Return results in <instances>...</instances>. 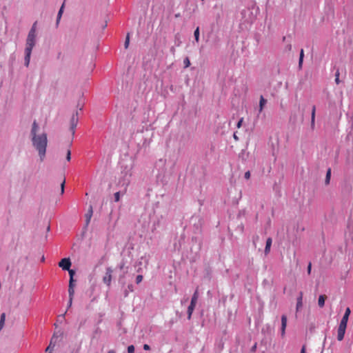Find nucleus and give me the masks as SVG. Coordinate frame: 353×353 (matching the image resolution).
<instances>
[{"label": "nucleus", "instance_id": "nucleus-1", "mask_svg": "<svg viewBox=\"0 0 353 353\" xmlns=\"http://www.w3.org/2000/svg\"><path fill=\"white\" fill-rule=\"evenodd\" d=\"M39 126L36 120L32 124L30 130V139L33 148L38 152V154L41 161H43L48 145V137L46 132L37 134Z\"/></svg>", "mask_w": 353, "mask_h": 353}, {"label": "nucleus", "instance_id": "nucleus-2", "mask_svg": "<svg viewBox=\"0 0 353 353\" xmlns=\"http://www.w3.org/2000/svg\"><path fill=\"white\" fill-rule=\"evenodd\" d=\"M37 22L35 21L33 25L32 26L27 38L26 41V48H25V57H24V65L26 67L29 66L30 61V57L33 48L34 47L36 44V38H37Z\"/></svg>", "mask_w": 353, "mask_h": 353}, {"label": "nucleus", "instance_id": "nucleus-3", "mask_svg": "<svg viewBox=\"0 0 353 353\" xmlns=\"http://www.w3.org/2000/svg\"><path fill=\"white\" fill-rule=\"evenodd\" d=\"M79 121L78 118V112H77L75 114H73L71 119H70V130L72 132V136H74L75 133V129Z\"/></svg>", "mask_w": 353, "mask_h": 353}, {"label": "nucleus", "instance_id": "nucleus-4", "mask_svg": "<svg viewBox=\"0 0 353 353\" xmlns=\"http://www.w3.org/2000/svg\"><path fill=\"white\" fill-rule=\"evenodd\" d=\"M118 268L122 270L123 269H126V271L123 272V274H121L119 278V282L123 286L125 284V274L128 272V267H125V263L123 260L121 261V262L118 265Z\"/></svg>", "mask_w": 353, "mask_h": 353}, {"label": "nucleus", "instance_id": "nucleus-5", "mask_svg": "<svg viewBox=\"0 0 353 353\" xmlns=\"http://www.w3.org/2000/svg\"><path fill=\"white\" fill-rule=\"evenodd\" d=\"M112 272L113 271H112V268L110 267H108L106 268L105 274L103 277V283L105 284H106L108 287H110L111 285Z\"/></svg>", "mask_w": 353, "mask_h": 353}, {"label": "nucleus", "instance_id": "nucleus-6", "mask_svg": "<svg viewBox=\"0 0 353 353\" xmlns=\"http://www.w3.org/2000/svg\"><path fill=\"white\" fill-rule=\"evenodd\" d=\"M71 265L72 263L70 258H63L59 262V266L63 270H69Z\"/></svg>", "mask_w": 353, "mask_h": 353}, {"label": "nucleus", "instance_id": "nucleus-7", "mask_svg": "<svg viewBox=\"0 0 353 353\" xmlns=\"http://www.w3.org/2000/svg\"><path fill=\"white\" fill-rule=\"evenodd\" d=\"M347 325L340 323L337 330V339L341 341L343 339Z\"/></svg>", "mask_w": 353, "mask_h": 353}, {"label": "nucleus", "instance_id": "nucleus-8", "mask_svg": "<svg viewBox=\"0 0 353 353\" xmlns=\"http://www.w3.org/2000/svg\"><path fill=\"white\" fill-rule=\"evenodd\" d=\"M287 326V316L285 314L281 316V335L283 337L285 334V329Z\"/></svg>", "mask_w": 353, "mask_h": 353}, {"label": "nucleus", "instance_id": "nucleus-9", "mask_svg": "<svg viewBox=\"0 0 353 353\" xmlns=\"http://www.w3.org/2000/svg\"><path fill=\"white\" fill-rule=\"evenodd\" d=\"M92 214H93V208H92V205H90L89 206V208H88V210L87 212V213L85 214V226H88L90 222V220H91V218H92Z\"/></svg>", "mask_w": 353, "mask_h": 353}, {"label": "nucleus", "instance_id": "nucleus-10", "mask_svg": "<svg viewBox=\"0 0 353 353\" xmlns=\"http://www.w3.org/2000/svg\"><path fill=\"white\" fill-rule=\"evenodd\" d=\"M350 313H351V310H350V307H347L345 309V314H343V316L342 317V319L341 320L340 323L345 324L347 325Z\"/></svg>", "mask_w": 353, "mask_h": 353}, {"label": "nucleus", "instance_id": "nucleus-11", "mask_svg": "<svg viewBox=\"0 0 353 353\" xmlns=\"http://www.w3.org/2000/svg\"><path fill=\"white\" fill-rule=\"evenodd\" d=\"M75 280L74 279H70L69 281V285H68V294L69 296H74V286H75Z\"/></svg>", "mask_w": 353, "mask_h": 353}, {"label": "nucleus", "instance_id": "nucleus-12", "mask_svg": "<svg viewBox=\"0 0 353 353\" xmlns=\"http://www.w3.org/2000/svg\"><path fill=\"white\" fill-rule=\"evenodd\" d=\"M272 239L271 237H268L266 240V243H265V250H264V253L265 255H268L270 252V248H271V245H272Z\"/></svg>", "mask_w": 353, "mask_h": 353}, {"label": "nucleus", "instance_id": "nucleus-13", "mask_svg": "<svg viewBox=\"0 0 353 353\" xmlns=\"http://www.w3.org/2000/svg\"><path fill=\"white\" fill-rule=\"evenodd\" d=\"M196 307V304L190 303V305L188 307L187 314H188V319H191L192 314L194 312V310Z\"/></svg>", "mask_w": 353, "mask_h": 353}, {"label": "nucleus", "instance_id": "nucleus-14", "mask_svg": "<svg viewBox=\"0 0 353 353\" xmlns=\"http://www.w3.org/2000/svg\"><path fill=\"white\" fill-rule=\"evenodd\" d=\"M315 112H316V107L315 105L312 106V113H311V128L314 129L315 125Z\"/></svg>", "mask_w": 353, "mask_h": 353}, {"label": "nucleus", "instance_id": "nucleus-15", "mask_svg": "<svg viewBox=\"0 0 353 353\" xmlns=\"http://www.w3.org/2000/svg\"><path fill=\"white\" fill-rule=\"evenodd\" d=\"M63 8H64V4H63L61 6V7L60 8L59 12H58V14H57V20H56V26L58 27L59 24V22H60V20H61V18L62 17V14H63Z\"/></svg>", "mask_w": 353, "mask_h": 353}, {"label": "nucleus", "instance_id": "nucleus-16", "mask_svg": "<svg viewBox=\"0 0 353 353\" xmlns=\"http://www.w3.org/2000/svg\"><path fill=\"white\" fill-rule=\"evenodd\" d=\"M327 299V296L326 295H320L319 296V299H318V305L319 306V307L322 308L324 307L325 305V299Z\"/></svg>", "mask_w": 353, "mask_h": 353}, {"label": "nucleus", "instance_id": "nucleus-17", "mask_svg": "<svg viewBox=\"0 0 353 353\" xmlns=\"http://www.w3.org/2000/svg\"><path fill=\"white\" fill-rule=\"evenodd\" d=\"M267 103V100L263 97V96L260 97L259 101V112H261L263 110L265 105Z\"/></svg>", "mask_w": 353, "mask_h": 353}, {"label": "nucleus", "instance_id": "nucleus-18", "mask_svg": "<svg viewBox=\"0 0 353 353\" xmlns=\"http://www.w3.org/2000/svg\"><path fill=\"white\" fill-rule=\"evenodd\" d=\"M302 296H303V293L300 292V295L297 298V300H296V311H299L303 306Z\"/></svg>", "mask_w": 353, "mask_h": 353}, {"label": "nucleus", "instance_id": "nucleus-19", "mask_svg": "<svg viewBox=\"0 0 353 353\" xmlns=\"http://www.w3.org/2000/svg\"><path fill=\"white\" fill-rule=\"evenodd\" d=\"M303 58H304V51L303 49H301L300 51L299 60V69L302 68Z\"/></svg>", "mask_w": 353, "mask_h": 353}, {"label": "nucleus", "instance_id": "nucleus-20", "mask_svg": "<svg viewBox=\"0 0 353 353\" xmlns=\"http://www.w3.org/2000/svg\"><path fill=\"white\" fill-rule=\"evenodd\" d=\"M198 298H199V292H198V289H196L192 296L190 303L196 305Z\"/></svg>", "mask_w": 353, "mask_h": 353}, {"label": "nucleus", "instance_id": "nucleus-21", "mask_svg": "<svg viewBox=\"0 0 353 353\" xmlns=\"http://www.w3.org/2000/svg\"><path fill=\"white\" fill-rule=\"evenodd\" d=\"M272 328L270 325L267 324L265 325V327L262 329V332L265 334H270L272 333Z\"/></svg>", "mask_w": 353, "mask_h": 353}, {"label": "nucleus", "instance_id": "nucleus-22", "mask_svg": "<svg viewBox=\"0 0 353 353\" xmlns=\"http://www.w3.org/2000/svg\"><path fill=\"white\" fill-rule=\"evenodd\" d=\"M331 178V168H328L326 172L325 179V185H328L330 181Z\"/></svg>", "mask_w": 353, "mask_h": 353}, {"label": "nucleus", "instance_id": "nucleus-23", "mask_svg": "<svg viewBox=\"0 0 353 353\" xmlns=\"http://www.w3.org/2000/svg\"><path fill=\"white\" fill-rule=\"evenodd\" d=\"M5 321H6V314L2 313L1 314V317H0V331L2 330V328L4 326Z\"/></svg>", "mask_w": 353, "mask_h": 353}, {"label": "nucleus", "instance_id": "nucleus-24", "mask_svg": "<svg viewBox=\"0 0 353 353\" xmlns=\"http://www.w3.org/2000/svg\"><path fill=\"white\" fill-rule=\"evenodd\" d=\"M194 39L196 42L199 41V28L197 27L194 32Z\"/></svg>", "mask_w": 353, "mask_h": 353}, {"label": "nucleus", "instance_id": "nucleus-25", "mask_svg": "<svg viewBox=\"0 0 353 353\" xmlns=\"http://www.w3.org/2000/svg\"><path fill=\"white\" fill-rule=\"evenodd\" d=\"M129 43H130V33H128L126 38H125V43H124V47L125 49H127L128 48Z\"/></svg>", "mask_w": 353, "mask_h": 353}, {"label": "nucleus", "instance_id": "nucleus-26", "mask_svg": "<svg viewBox=\"0 0 353 353\" xmlns=\"http://www.w3.org/2000/svg\"><path fill=\"white\" fill-rule=\"evenodd\" d=\"M183 65L185 68H187L190 65V61L188 57H185L183 59Z\"/></svg>", "mask_w": 353, "mask_h": 353}, {"label": "nucleus", "instance_id": "nucleus-27", "mask_svg": "<svg viewBox=\"0 0 353 353\" xmlns=\"http://www.w3.org/2000/svg\"><path fill=\"white\" fill-rule=\"evenodd\" d=\"M68 271L69 275H70V279H74V276L75 275V270L73 269L69 268V270H67Z\"/></svg>", "mask_w": 353, "mask_h": 353}, {"label": "nucleus", "instance_id": "nucleus-28", "mask_svg": "<svg viewBox=\"0 0 353 353\" xmlns=\"http://www.w3.org/2000/svg\"><path fill=\"white\" fill-rule=\"evenodd\" d=\"M339 75H340L339 70L337 69L335 72V82L336 84H339V83H340Z\"/></svg>", "mask_w": 353, "mask_h": 353}, {"label": "nucleus", "instance_id": "nucleus-29", "mask_svg": "<svg viewBox=\"0 0 353 353\" xmlns=\"http://www.w3.org/2000/svg\"><path fill=\"white\" fill-rule=\"evenodd\" d=\"M65 184V179L64 178L63 181L61 183V194H63L64 193Z\"/></svg>", "mask_w": 353, "mask_h": 353}, {"label": "nucleus", "instance_id": "nucleus-30", "mask_svg": "<svg viewBox=\"0 0 353 353\" xmlns=\"http://www.w3.org/2000/svg\"><path fill=\"white\" fill-rule=\"evenodd\" d=\"M120 195H121L120 192H117L116 193H114V201L115 202L119 201V200H120Z\"/></svg>", "mask_w": 353, "mask_h": 353}, {"label": "nucleus", "instance_id": "nucleus-31", "mask_svg": "<svg viewBox=\"0 0 353 353\" xmlns=\"http://www.w3.org/2000/svg\"><path fill=\"white\" fill-rule=\"evenodd\" d=\"M128 353H134V346L133 345L128 347Z\"/></svg>", "mask_w": 353, "mask_h": 353}, {"label": "nucleus", "instance_id": "nucleus-32", "mask_svg": "<svg viewBox=\"0 0 353 353\" xmlns=\"http://www.w3.org/2000/svg\"><path fill=\"white\" fill-rule=\"evenodd\" d=\"M142 280H143V276L142 275L139 274V275L137 276V277H136V283H137V284L140 283L142 281Z\"/></svg>", "mask_w": 353, "mask_h": 353}, {"label": "nucleus", "instance_id": "nucleus-33", "mask_svg": "<svg viewBox=\"0 0 353 353\" xmlns=\"http://www.w3.org/2000/svg\"><path fill=\"white\" fill-rule=\"evenodd\" d=\"M71 159V151L70 150H68L67 154H66V160L68 161H70Z\"/></svg>", "mask_w": 353, "mask_h": 353}, {"label": "nucleus", "instance_id": "nucleus-34", "mask_svg": "<svg viewBox=\"0 0 353 353\" xmlns=\"http://www.w3.org/2000/svg\"><path fill=\"white\" fill-rule=\"evenodd\" d=\"M243 118H241L239 120V121L237 122V124H236V127L238 128H241V125H242V123H243Z\"/></svg>", "mask_w": 353, "mask_h": 353}, {"label": "nucleus", "instance_id": "nucleus-35", "mask_svg": "<svg viewBox=\"0 0 353 353\" xmlns=\"http://www.w3.org/2000/svg\"><path fill=\"white\" fill-rule=\"evenodd\" d=\"M127 289H128L130 292H133V291H134V285H133V284H132V283L128 284V287H127Z\"/></svg>", "mask_w": 353, "mask_h": 353}, {"label": "nucleus", "instance_id": "nucleus-36", "mask_svg": "<svg viewBox=\"0 0 353 353\" xmlns=\"http://www.w3.org/2000/svg\"><path fill=\"white\" fill-rule=\"evenodd\" d=\"M256 348H257V343H255L254 345L251 347L250 352H255L256 351Z\"/></svg>", "mask_w": 353, "mask_h": 353}, {"label": "nucleus", "instance_id": "nucleus-37", "mask_svg": "<svg viewBox=\"0 0 353 353\" xmlns=\"http://www.w3.org/2000/svg\"><path fill=\"white\" fill-rule=\"evenodd\" d=\"M244 177L245 179H249L250 178V172L247 171L245 172Z\"/></svg>", "mask_w": 353, "mask_h": 353}, {"label": "nucleus", "instance_id": "nucleus-38", "mask_svg": "<svg viewBox=\"0 0 353 353\" xmlns=\"http://www.w3.org/2000/svg\"><path fill=\"white\" fill-rule=\"evenodd\" d=\"M311 270H312V263L310 262L308 265H307V272L308 274H310Z\"/></svg>", "mask_w": 353, "mask_h": 353}, {"label": "nucleus", "instance_id": "nucleus-39", "mask_svg": "<svg viewBox=\"0 0 353 353\" xmlns=\"http://www.w3.org/2000/svg\"><path fill=\"white\" fill-rule=\"evenodd\" d=\"M291 50H292V45L290 43H288L285 48V51H290Z\"/></svg>", "mask_w": 353, "mask_h": 353}, {"label": "nucleus", "instance_id": "nucleus-40", "mask_svg": "<svg viewBox=\"0 0 353 353\" xmlns=\"http://www.w3.org/2000/svg\"><path fill=\"white\" fill-rule=\"evenodd\" d=\"M73 296H69V301H68V307H70L72 305Z\"/></svg>", "mask_w": 353, "mask_h": 353}, {"label": "nucleus", "instance_id": "nucleus-41", "mask_svg": "<svg viewBox=\"0 0 353 353\" xmlns=\"http://www.w3.org/2000/svg\"><path fill=\"white\" fill-rule=\"evenodd\" d=\"M143 350H150V345H148V344H144L143 345Z\"/></svg>", "mask_w": 353, "mask_h": 353}, {"label": "nucleus", "instance_id": "nucleus-42", "mask_svg": "<svg viewBox=\"0 0 353 353\" xmlns=\"http://www.w3.org/2000/svg\"><path fill=\"white\" fill-rule=\"evenodd\" d=\"M129 292L130 291L128 289H125L123 291L124 297H127L128 296Z\"/></svg>", "mask_w": 353, "mask_h": 353}, {"label": "nucleus", "instance_id": "nucleus-43", "mask_svg": "<svg viewBox=\"0 0 353 353\" xmlns=\"http://www.w3.org/2000/svg\"><path fill=\"white\" fill-rule=\"evenodd\" d=\"M301 353H305V345H303L301 350Z\"/></svg>", "mask_w": 353, "mask_h": 353}, {"label": "nucleus", "instance_id": "nucleus-44", "mask_svg": "<svg viewBox=\"0 0 353 353\" xmlns=\"http://www.w3.org/2000/svg\"><path fill=\"white\" fill-rule=\"evenodd\" d=\"M233 137L235 140L238 141L239 140V137L236 136V133H234L233 134Z\"/></svg>", "mask_w": 353, "mask_h": 353}, {"label": "nucleus", "instance_id": "nucleus-45", "mask_svg": "<svg viewBox=\"0 0 353 353\" xmlns=\"http://www.w3.org/2000/svg\"><path fill=\"white\" fill-rule=\"evenodd\" d=\"M170 50H171V52H172V53H174V51H175V49H174V47H172V48H171V49H170Z\"/></svg>", "mask_w": 353, "mask_h": 353}, {"label": "nucleus", "instance_id": "nucleus-46", "mask_svg": "<svg viewBox=\"0 0 353 353\" xmlns=\"http://www.w3.org/2000/svg\"><path fill=\"white\" fill-rule=\"evenodd\" d=\"M108 353H116V352L113 350H111Z\"/></svg>", "mask_w": 353, "mask_h": 353}, {"label": "nucleus", "instance_id": "nucleus-47", "mask_svg": "<svg viewBox=\"0 0 353 353\" xmlns=\"http://www.w3.org/2000/svg\"><path fill=\"white\" fill-rule=\"evenodd\" d=\"M180 17V14L179 13L175 14V17Z\"/></svg>", "mask_w": 353, "mask_h": 353}, {"label": "nucleus", "instance_id": "nucleus-48", "mask_svg": "<svg viewBox=\"0 0 353 353\" xmlns=\"http://www.w3.org/2000/svg\"><path fill=\"white\" fill-rule=\"evenodd\" d=\"M285 39H286V37H283V41H285Z\"/></svg>", "mask_w": 353, "mask_h": 353}, {"label": "nucleus", "instance_id": "nucleus-49", "mask_svg": "<svg viewBox=\"0 0 353 353\" xmlns=\"http://www.w3.org/2000/svg\"><path fill=\"white\" fill-rule=\"evenodd\" d=\"M180 43H181V42L177 41V43H178V44H177V46H180Z\"/></svg>", "mask_w": 353, "mask_h": 353}, {"label": "nucleus", "instance_id": "nucleus-50", "mask_svg": "<svg viewBox=\"0 0 353 353\" xmlns=\"http://www.w3.org/2000/svg\"><path fill=\"white\" fill-rule=\"evenodd\" d=\"M180 43H181V42L177 41V43H178V44H177V46H180Z\"/></svg>", "mask_w": 353, "mask_h": 353}, {"label": "nucleus", "instance_id": "nucleus-51", "mask_svg": "<svg viewBox=\"0 0 353 353\" xmlns=\"http://www.w3.org/2000/svg\"><path fill=\"white\" fill-rule=\"evenodd\" d=\"M50 348V346L47 347L46 351H48Z\"/></svg>", "mask_w": 353, "mask_h": 353}, {"label": "nucleus", "instance_id": "nucleus-52", "mask_svg": "<svg viewBox=\"0 0 353 353\" xmlns=\"http://www.w3.org/2000/svg\"><path fill=\"white\" fill-rule=\"evenodd\" d=\"M50 230V226H48L47 230L48 231Z\"/></svg>", "mask_w": 353, "mask_h": 353}, {"label": "nucleus", "instance_id": "nucleus-53", "mask_svg": "<svg viewBox=\"0 0 353 353\" xmlns=\"http://www.w3.org/2000/svg\"><path fill=\"white\" fill-rule=\"evenodd\" d=\"M41 260H42V261H44V257L43 256V258H41Z\"/></svg>", "mask_w": 353, "mask_h": 353}]
</instances>
